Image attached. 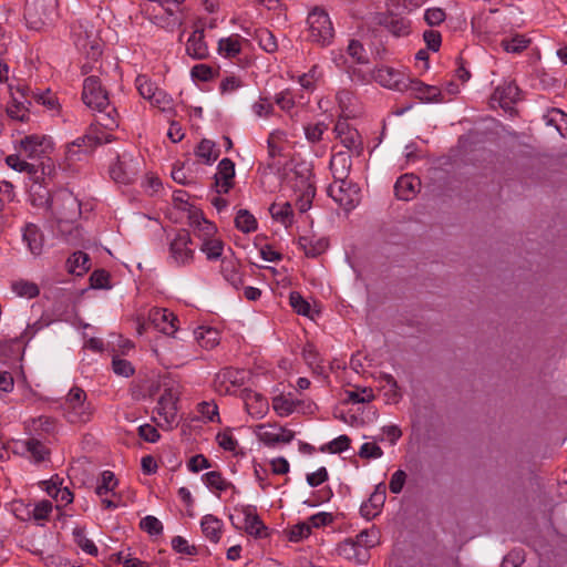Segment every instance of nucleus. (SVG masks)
Returning <instances> with one entry per match:
<instances>
[{"mask_svg":"<svg viewBox=\"0 0 567 567\" xmlns=\"http://www.w3.org/2000/svg\"><path fill=\"white\" fill-rule=\"evenodd\" d=\"M235 512L239 513L244 519L245 532L255 538H265L268 536V528L257 514V509L252 505H238Z\"/></svg>","mask_w":567,"mask_h":567,"instance_id":"9d476101","label":"nucleus"},{"mask_svg":"<svg viewBox=\"0 0 567 567\" xmlns=\"http://www.w3.org/2000/svg\"><path fill=\"white\" fill-rule=\"evenodd\" d=\"M352 166V159L348 152H338L330 159V169L334 182L346 181Z\"/></svg>","mask_w":567,"mask_h":567,"instance_id":"cd10ccee","label":"nucleus"},{"mask_svg":"<svg viewBox=\"0 0 567 567\" xmlns=\"http://www.w3.org/2000/svg\"><path fill=\"white\" fill-rule=\"evenodd\" d=\"M271 405L278 416L286 417L296 411L298 402L290 395L280 394L272 399Z\"/></svg>","mask_w":567,"mask_h":567,"instance_id":"4c0bfd02","label":"nucleus"},{"mask_svg":"<svg viewBox=\"0 0 567 567\" xmlns=\"http://www.w3.org/2000/svg\"><path fill=\"white\" fill-rule=\"evenodd\" d=\"M247 42V39L237 33L221 38L218 41V54L225 59H235L241 53L243 44Z\"/></svg>","mask_w":567,"mask_h":567,"instance_id":"393cba45","label":"nucleus"},{"mask_svg":"<svg viewBox=\"0 0 567 567\" xmlns=\"http://www.w3.org/2000/svg\"><path fill=\"white\" fill-rule=\"evenodd\" d=\"M101 127L102 126L99 125L97 123L96 124H92L89 127V130L86 131V133L84 134V135H93L94 137H99V142L94 141V148L97 145L111 143V142L114 141V136L111 133L112 131H107V130L103 131Z\"/></svg>","mask_w":567,"mask_h":567,"instance_id":"13d9d810","label":"nucleus"},{"mask_svg":"<svg viewBox=\"0 0 567 567\" xmlns=\"http://www.w3.org/2000/svg\"><path fill=\"white\" fill-rule=\"evenodd\" d=\"M236 227L243 233H252L257 229L256 218L246 209H240L235 217Z\"/></svg>","mask_w":567,"mask_h":567,"instance_id":"8fccbe9b","label":"nucleus"},{"mask_svg":"<svg viewBox=\"0 0 567 567\" xmlns=\"http://www.w3.org/2000/svg\"><path fill=\"white\" fill-rule=\"evenodd\" d=\"M82 100L92 110L109 107V96L97 76H87L83 82Z\"/></svg>","mask_w":567,"mask_h":567,"instance_id":"1a4fd4ad","label":"nucleus"},{"mask_svg":"<svg viewBox=\"0 0 567 567\" xmlns=\"http://www.w3.org/2000/svg\"><path fill=\"white\" fill-rule=\"evenodd\" d=\"M380 441L373 439L372 442H365L361 445L358 455L365 460H377L383 455L382 449L378 445Z\"/></svg>","mask_w":567,"mask_h":567,"instance_id":"6e6d98bb","label":"nucleus"},{"mask_svg":"<svg viewBox=\"0 0 567 567\" xmlns=\"http://www.w3.org/2000/svg\"><path fill=\"white\" fill-rule=\"evenodd\" d=\"M51 208L56 210L62 218L73 219L80 214V203L69 190L63 189L55 193L51 198Z\"/></svg>","mask_w":567,"mask_h":567,"instance_id":"9b49d317","label":"nucleus"},{"mask_svg":"<svg viewBox=\"0 0 567 567\" xmlns=\"http://www.w3.org/2000/svg\"><path fill=\"white\" fill-rule=\"evenodd\" d=\"M547 125L554 126L561 137H567V113L559 109H551L544 115Z\"/></svg>","mask_w":567,"mask_h":567,"instance_id":"c9c22d12","label":"nucleus"},{"mask_svg":"<svg viewBox=\"0 0 567 567\" xmlns=\"http://www.w3.org/2000/svg\"><path fill=\"white\" fill-rule=\"evenodd\" d=\"M420 186L421 182L415 175H402L394 185L395 196L401 200H411L417 194Z\"/></svg>","mask_w":567,"mask_h":567,"instance_id":"4be33fe9","label":"nucleus"},{"mask_svg":"<svg viewBox=\"0 0 567 567\" xmlns=\"http://www.w3.org/2000/svg\"><path fill=\"white\" fill-rule=\"evenodd\" d=\"M12 291L23 298L32 299L39 296L40 289L37 284L28 280H16L11 284Z\"/></svg>","mask_w":567,"mask_h":567,"instance_id":"37998d69","label":"nucleus"},{"mask_svg":"<svg viewBox=\"0 0 567 567\" xmlns=\"http://www.w3.org/2000/svg\"><path fill=\"white\" fill-rule=\"evenodd\" d=\"M138 171V161L128 154H123L111 165L110 176L117 184L128 185L136 179Z\"/></svg>","mask_w":567,"mask_h":567,"instance_id":"6e6552de","label":"nucleus"},{"mask_svg":"<svg viewBox=\"0 0 567 567\" xmlns=\"http://www.w3.org/2000/svg\"><path fill=\"white\" fill-rule=\"evenodd\" d=\"M269 212L275 220L281 223L286 227L292 224L293 210L290 203H274L270 206Z\"/></svg>","mask_w":567,"mask_h":567,"instance_id":"e433bc0d","label":"nucleus"},{"mask_svg":"<svg viewBox=\"0 0 567 567\" xmlns=\"http://www.w3.org/2000/svg\"><path fill=\"white\" fill-rule=\"evenodd\" d=\"M402 431L398 425H384L381 427V434L373 436L375 441H388L391 445H395L396 442L401 439Z\"/></svg>","mask_w":567,"mask_h":567,"instance_id":"603ef678","label":"nucleus"},{"mask_svg":"<svg viewBox=\"0 0 567 567\" xmlns=\"http://www.w3.org/2000/svg\"><path fill=\"white\" fill-rule=\"evenodd\" d=\"M337 551L343 558L357 564H364L369 559L367 549H360L353 538H347L341 542L337 547Z\"/></svg>","mask_w":567,"mask_h":567,"instance_id":"c85d7f7f","label":"nucleus"},{"mask_svg":"<svg viewBox=\"0 0 567 567\" xmlns=\"http://www.w3.org/2000/svg\"><path fill=\"white\" fill-rule=\"evenodd\" d=\"M32 97L35 100L37 103L44 105L49 110H55L58 107V99L55 95L50 91H41V92H31Z\"/></svg>","mask_w":567,"mask_h":567,"instance_id":"774afa93","label":"nucleus"},{"mask_svg":"<svg viewBox=\"0 0 567 567\" xmlns=\"http://www.w3.org/2000/svg\"><path fill=\"white\" fill-rule=\"evenodd\" d=\"M189 226L193 229L194 235L205 240L214 237L217 233V227L212 221L207 220L203 214L198 210H194L189 214Z\"/></svg>","mask_w":567,"mask_h":567,"instance_id":"5701e85b","label":"nucleus"},{"mask_svg":"<svg viewBox=\"0 0 567 567\" xmlns=\"http://www.w3.org/2000/svg\"><path fill=\"white\" fill-rule=\"evenodd\" d=\"M374 399L373 390L371 388H358L348 392V400L351 403H367Z\"/></svg>","mask_w":567,"mask_h":567,"instance_id":"680f3d73","label":"nucleus"},{"mask_svg":"<svg viewBox=\"0 0 567 567\" xmlns=\"http://www.w3.org/2000/svg\"><path fill=\"white\" fill-rule=\"evenodd\" d=\"M408 91H410L416 99L423 102H442V92L437 86L429 85L417 79L409 78V84H406Z\"/></svg>","mask_w":567,"mask_h":567,"instance_id":"412c9836","label":"nucleus"},{"mask_svg":"<svg viewBox=\"0 0 567 567\" xmlns=\"http://www.w3.org/2000/svg\"><path fill=\"white\" fill-rule=\"evenodd\" d=\"M63 410L71 423H85L90 421L93 413L91 403L86 401V393L79 386L70 389Z\"/></svg>","mask_w":567,"mask_h":567,"instance_id":"f257e3e1","label":"nucleus"},{"mask_svg":"<svg viewBox=\"0 0 567 567\" xmlns=\"http://www.w3.org/2000/svg\"><path fill=\"white\" fill-rule=\"evenodd\" d=\"M52 503L48 499L38 502L32 509V517L37 522H45L52 513Z\"/></svg>","mask_w":567,"mask_h":567,"instance_id":"4d7b16f0","label":"nucleus"},{"mask_svg":"<svg viewBox=\"0 0 567 567\" xmlns=\"http://www.w3.org/2000/svg\"><path fill=\"white\" fill-rule=\"evenodd\" d=\"M351 439L346 435H339L327 444V450L331 454H339L347 451L350 447Z\"/></svg>","mask_w":567,"mask_h":567,"instance_id":"338daca9","label":"nucleus"},{"mask_svg":"<svg viewBox=\"0 0 567 567\" xmlns=\"http://www.w3.org/2000/svg\"><path fill=\"white\" fill-rule=\"evenodd\" d=\"M73 542L76 544L79 548H81L85 554L91 556H97L99 549L94 542L87 538L85 529L81 526H76L72 532Z\"/></svg>","mask_w":567,"mask_h":567,"instance_id":"58836bf2","label":"nucleus"},{"mask_svg":"<svg viewBox=\"0 0 567 567\" xmlns=\"http://www.w3.org/2000/svg\"><path fill=\"white\" fill-rule=\"evenodd\" d=\"M157 413L164 419V424L158 425L163 429H172L177 423V396L171 389L165 390L157 402Z\"/></svg>","mask_w":567,"mask_h":567,"instance_id":"f8f14e48","label":"nucleus"},{"mask_svg":"<svg viewBox=\"0 0 567 567\" xmlns=\"http://www.w3.org/2000/svg\"><path fill=\"white\" fill-rule=\"evenodd\" d=\"M308 39L320 45H329L334 37V29L329 14L319 8L313 9L307 19Z\"/></svg>","mask_w":567,"mask_h":567,"instance_id":"f03ea898","label":"nucleus"},{"mask_svg":"<svg viewBox=\"0 0 567 567\" xmlns=\"http://www.w3.org/2000/svg\"><path fill=\"white\" fill-rule=\"evenodd\" d=\"M323 72L317 64L312 65L307 73L299 75V84L307 91H313L317 83L322 79Z\"/></svg>","mask_w":567,"mask_h":567,"instance_id":"a18cd8bd","label":"nucleus"},{"mask_svg":"<svg viewBox=\"0 0 567 567\" xmlns=\"http://www.w3.org/2000/svg\"><path fill=\"white\" fill-rule=\"evenodd\" d=\"M197 411L207 421L214 422L219 420L218 406L215 402L203 401L198 403Z\"/></svg>","mask_w":567,"mask_h":567,"instance_id":"e2e57ef3","label":"nucleus"},{"mask_svg":"<svg viewBox=\"0 0 567 567\" xmlns=\"http://www.w3.org/2000/svg\"><path fill=\"white\" fill-rule=\"evenodd\" d=\"M385 502V492L384 491H374L369 499L360 506V514L365 519L370 520L380 514L381 508L383 507Z\"/></svg>","mask_w":567,"mask_h":567,"instance_id":"7c9ffc66","label":"nucleus"},{"mask_svg":"<svg viewBox=\"0 0 567 567\" xmlns=\"http://www.w3.org/2000/svg\"><path fill=\"white\" fill-rule=\"evenodd\" d=\"M135 87L138 91L140 95L150 101V99L155 94L158 90V86L155 82H153L147 75L140 74L135 79Z\"/></svg>","mask_w":567,"mask_h":567,"instance_id":"09e8293b","label":"nucleus"},{"mask_svg":"<svg viewBox=\"0 0 567 567\" xmlns=\"http://www.w3.org/2000/svg\"><path fill=\"white\" fill-rule=\"evenodd\" d=\"M32 426L34 431L51 434L55 431L56 422L51 416L42 415L32 421Z\"/></svg>","mask_w":567,"mask_h":567,"instance_id":"0e129e2a","label":"nucleus"},{"mask_svg":"<svg viewBox=\"0 0 567 567\" xmlns=\"http://www.w3.org/2000/svg\"><path fill=\"white\" fill-rule=\"evenodd\" d=\"M334 133L336 137L348 151L357 152L358 154L361 152V136L347 121L339 120L334 126Z\"/></svg>","mask_w":567,"mask_h":567,"instance_id":"4468645a","label":"nucleus"},{"mask_svg":"<svg viewBox=\"0 0 567 567\" xmlns=\"http://www.w3.org/2000/svg\"><path fill=\"white\" fill-rule=\"evenodd\" d=\"M100 115L96 123L107 131H114L118 127V114L114 107L109 104L107 109L97 111Z\"/></svg>","mask_w":567,"mask_h":567,"instance_id":"de8ad7c7","label":"nucleus"},{"mask_svg":"<svg viewBox=\"0 0 567 567\" xmlns=\"http://www.w3.org/2000/svg\"><path fill=\"white\" fill-rule=\"evenodd\" d=\"M347 52L357 63L364 64L368 62L365 50L363 45L357 40H351L349 42Z\"/></svg>","mask_w":567,"mask_h":567,"instance_id":"69168bd1","label":"nucleus"},{"mask_svg":"<svg viewBox=\"0 0 567 567\" xmlns=\"http://www.w3.org/2000/svg\"><path fill=\"white\" fill-rule=\"evenodd\" d=\"M289 302L292 309L301 316H311L310 303L297 291L290 292Z\"/></svg>","mask_w":567,"mask_h":567,"instance_id":"5fc2aeb1","label":"nucleus"},{"mask_svg":"<svg viewBox=\"0 0 567 567\" xmlns=\"http://www.w3.org/2000/svg\"><path fill=\"white\" fill-rule=\"evenodd\" d=\"M186 52L189 56L194 59H205L208 55V48L204 41V34L199 31H194L187 42H186Z\"/></svg>","mask_w":567,"mask_h":567,"instance_id":"473e14b6","label":"nucleus"},{"mask_svg":"<svg viewBox=\"0 0 567 567\" xmlns=\"http://www.w3.org/2000/svg\"><path fill=\"white\" fill-rule=\"evenodd\" d=\"M94 141L99 142V137L93 135H83L72 141L66 145L65 158L70 162L81 161L83 155H86L94 150Z\"/></svg>","mask_w":567,"mask_h":567,"instance_id":"6ab92c4d","label":"nucleus"},{"mask_svg":"<svg viewBox=\"0 0 567 567\" xmlns=\"http://www.w3.org/2000/svg\"><path fill=\"white\" fill-rule=\"evenodd\" d=\"M359 548L369 550L377 546L380 542V532L375 527L361 530L355 538H353Z\"/></svg>","mask_w":567,"mask_h":567,"instance_id":"ea45409f","label":"nucleus"},{"mask_svg":"<svg viewBox=\"0 0 567 567\" xmlns=\"http://www.w3.org/2000/svg\"><path fill=\"white\" fill-rule=\"evenodd\" d=\"M196 156L204 161L206 164L214 163L218 156L219 152L216 148V145L213 141L204 138L196 148Z\"/></svg>","mask_w":567,"mask_h":567,"instance_id":"c03bdc74","label":"nucleus"},{"mask_svg":"<svg viewBox=\"0 0 567 567\" xmlns=\"http://www.w3.org/2000/svg\"><path fill=\"white\" fill-rule=\"evenodd\" d=\"M245 32L248 35H251V33L248 30H245ZM252 38L258 42L260 49H262L267 53H275L278 50L276 37L270 30L266 28L256 29L252 34Z\"/></svg>","mask_w":567,"mask_h":567,"instance_id":"72a5a7b5","label":"nucleus"},{"mask_svg":"<svg viewBox=\"0 0 567 567\" xmlns=\"http://www.w3.org/2000/svg\"><path fill=\"white\" fill-rule=\"evenodd\" d=\"M192 245L190 235L186 230L177 231L169 244V261L178 267L190 265L195 257Z\"/></svg>","mask_w":567,"mask_h":567,"instance_id":"39448f33","label":"nucleus"},{"mask_svg":"<svg viewBox=\"0 0 567 567\" xmlns=\"http://www.w3.org/2000/svg\"><path fill=\"white\" fill-rule=\"evenodd\" d=\"M51 146L50 138L40 135L25 136L21 141V150L30 158L41 157Z\"/></svg>","mask_w":567,"mask_h":567,"instance_id":"a878e982","label":"nucleus"},{"mask_svg":"<svg viewBox=\"0 0 567 567\" xmlns=\"http://www.w3.org/2000/svg\"><path fill=\"white\" fill-rule=\"evenodd\" d=\"M235 163L229 158H223L215 174V188L218 194H227L234 186Z\"/></svg>","mask_w":567,"mask_h":567,"instance_id":"2eb2a0df","label":"nucleus"},{"mask_svg":"<svg viewBox=\"0 0 567 567\" xmlns=\"http://www.w3.org/2000/svg\"><path fill=\"white\" fill-rule=\"evenodd\" d=\"M21 454L27 456L34 464H40L50 456L49 447L38 439L30 437L19 443Z\"/></svg>","mask_w":567,"mask_h":567,"instance_id":"a211bd4d","label":"nucleus"},{"mask_svg":"<svg viewBox=\"0 0 567 567\" xmlns=\"http://www.w3.org/2000/svg\"><path fill=\"white\" fill-rule=\"evenodd\" d=\"M204 483L210 489H215L218 492L227 491L231 485L228 481H226L219 472L212 471L203 476Z\"/></svg>","mask_w":567,"mask_h":567,"instance_id":"3c124183","label":"nucleus"},{"mask_svg":"<svg viewBox=\"0 0 567 567\" xmlns=\"http://www.w3.org/2000/svg\"><path fill=\"white\" fill-rule=\"evenodd\" d=\"M299 247L308 257H317L324 252L329 246L328 240L323 237L301 236L298 239Z\"/></svg>","mask_w":567,"mask_h":567,"instance_id":"2f4dec72","label":"nucleus"},{"mask_svg":"<svg viewBox=\"0 0 567 567\" xmlns=\"http://www.w3.org/2000/svg\"><path fill=\"white\" fill-rule=\"evenodd\" d=\"M171 544H172V548L179 554H184V555H188V556H195L198 554L197 547L194 545H189L187 539H185L182 536L173 537Z\"/></svg>","mask_w":567,"mask_h":567,"instance_id":"052dcab7","label":"nucleus"},{"mask_svg":"<svg viewBox=\"0 0 567 567\" xmlns=\"http://www.w3.org/2000/svg\"><path fill=\"white\" fill-rule=\"evenodd\" d=\"M220 274L235 289H238L243 285V275L236 259L227 257L221 258Z\"/></svg>","mask_w":567,"mask_h":567,"instance_id":"c756f323","label":"nucleus"},{"mask_svg":"<svg viewBox=\"0 0 567 567\" xmlns=\"http://www.w3.org/2000/svg\"><path fill=\"white\" fill-rule=\"evenodd\" d=\"M74 44L78 50L83 53L86 59L97 61L102 55V42L93 30H87L82 23L73 27L72 30Z\"/></svg>","mask_w":567,"mask_h":567,"instance_id":"20e7f679","label":"nucleus"},{"mask_svg":"<svg viewBox=\"0 0 567 567\" xmlns=\"http://www.w3.org/2000/svg\"><path fill=\"white\" fill-rule=\"evenodd\" d=\"M150 103L154 106L161 110L164 113L174 114V101L169 94H167L165 91L158 90L155 92V94L150 99Z\"/></svg>","mask_w":567,"mask_h":567,"instance_id":"49530a36","label":"nucleus"},{"mask_svg":"<svg viewBox=\"0 0 567 567\" xmlns=\"http://www.w3.org/2000/svg\"><path fill=\"white\" fill-rule=\"evenodd\" d=\"M372 79L381 86L398 92H406L409 76L400 70L388 65L375 66L371 74Z\"/></svg>","mask_w":567,"mask_h":567,"instance_id":"0eeeda50","label":"nucleus"},{"mask_svg":"<svg viewBox=\"0 0 567 567\" xmlns=\"http://www.w3.org/2000/svg\"><path fill=\"white\" fill-rule=\"evenodd\" d=\"M530 39L524 34H515L501 41V47L508 53H520L528 48Z\"/></svg>","mask_w":567,"mask_h":567,"instance_id":"a19ab883","label":"nucleus"},{"mask_svg":"<svg viewBox=\"0 0 567 567\" xmlns=\"http://www.w3.org/2000/svg\"><path fill=\"white\" fill-rule=\"evenodd\" d=\"M117 485V481L115 480V475L111 471H104L102 473V478L99 485L95 488V493L103 497L107 495L110 492H112L115 486Z\"/></svg>","mask_w":567,"mask_h":567,"instance_id":"864d4df0","label":"nucleus"},{"mask_svg":"<svg viewBox=\"0 0 567 567\" xmlns=\"http://www.w3.org/2000/svg\"><path fill=\"white\" fill-rule=\"evenodd\" d=\"M224 247L225 245L223 240L214 236L208 239L202 240L199 249L202 252L205 254L207 260L215 261L223 257Z\"/></svg>","mask_w":567,"mask_h":567,"instance_id":"f704fd0d","label":"nucleus"},{"mask_svg":"<svg viewBox=\"0 0 567 567\" xmlns=\"http://www.w3.org/2000/svg\"><path fill=\"white\" fill-rule=\"evenodd\" d=\"M148 319L161 332L173 336L177 331V317L165 308H153L150 310Z\"/></svg>","mask_w":567,"mask_h":567,"instance_id":"f3484780","label":"nucleus"},{"mask_svg":"<svg viewBox=\"0 0 567 567\" xmlns=\"http://www.w3.org/2000/svg\"><path fill=\"white\" fill-rule=\"evenodd\" d=\"M22 241L27 246L30 254L34 257L43 252L44 235L41 228L33 223H27L22 229Z\"/></svg>","mask_w":567,"mask_h":567,"instance_id":"dca6fc26","label":"nucleus"},{"mask_svg":"<svg viewBox=\"0 0 567 567\" xmlns=\"http://www.w3.org/2000/svg\"><path fill=\"white\" fill-rule=\"evenodd\" d=\"M244 382V373L233 368H226L219 371L214 380L215 390L219 394H231Z\"/></svg>","mask_w":567,"mask_h":567,"instance_id":"ddd939ff","label":"nucleus"},{"mask_svg":"<svg viewBox=\"0 0 567 567\" xmlns=\"http://www.w3.org/2000/svg\"><path fill=\"white\" fill-rule=\"evenodd\" d=\"M200 529L206 539L217 544L223 535L224 522L213 514H207L200 519Z\"/></svg>","mask_w":567,"mask_h":567,"instance_id":"bb28decb","label":"nucleus"},{"mask_svg":"<svg viewBox=\"0 0 567 567\" xmlns=\"http://www.w3.org/2000/svg\"><path fill=\"white\" fill-rule=\"evenodd\" d=\"M492 100L502 109L509 110L519 100V89L513 81L503 82L495 89Z\"/></svg>","mask_w":567,"mask_h":567,"instance_id":"aec40b11","label":"nucleus"},{"mask_svg":"<svg viewBox=\"0 0 567 567\" xmlns=\"http://www.w3.org/2000/svg\"><path fill=\"white\" fill-rule=\"evenodd\" d=\"M258 441L267 447L289 444L295 439V432L277 423H261L254 427Z\"/></svg>","mask_w":567,"mask_h":567,"instance_id":"7ed1b4c3","label":"nucleus"},{"mask_svg":"<svg viewBox=\"0 0 567 567\" xmlns=\"http://www.w3.org/2000/svg\"><path fill=\"white\" fill-rule=\"evenodd\" d=\"M216 441L223 450L228 452H236L238 447V441L229 430L219 432L216 436Z\"/></svg>","mask_w":567,"mask_h":567,"instance_id":"bf43d9fd","label":"nucleus"},{"mask_svg":"<svg viewBox=\"0 0 567 567\" xmlns=\"http://www.w3.org/2000/svg\"><path fill=\"white\" fill-rule=\"evenodd\" d=\"M69 271L74 275H82L90 268V258L83 251H76L68 259Z\"/></svg>","mask_w":567,"mask_h":567,"instance_id":"79ce46f5","label":"nucleus"},{"mask_svg":"<svg viewBox=\"0 0 567 567\" xmlns=\"http://www.w3.org/2000/svg\"><path fill=\"white\" fill-rule=\"evenodd\" d=\"M245 408L254 419H262L269 411L268 400L255 391H246L244 395Z\"/></svg>","mask_w":567,"mask_h":567,"instance_id":"b1692460","label":"nucleus"},{"mask_svg":"<svg viewBox=\"0 0 567 567\" xmlns=\"http://www.w3.org/2000/svg\"><path fill=\"white\" fill-rule=\"evenodd\" d=\"M328 194L346 210L353 209L361 200L360 188L347 179L330 184Z\"/></svg>","mask_w":567,"mask_h":567,"instance_id":"423d86ee","label":"nucleus"}]
</instances>
